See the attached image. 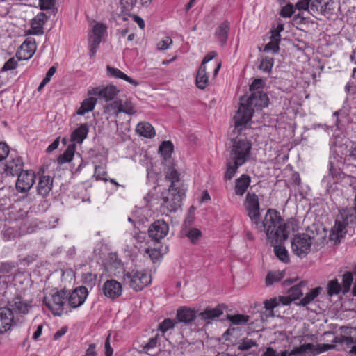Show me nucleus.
<instances>
[{
  "mask_svg": "<svg viewBox=\"0 0 356 356\" xmlns=\"http://www.w3.org/2000/svg\"><path fill=\"white\" fill-rule=\"evenodd\" d=\"M261 79H254L250 86L252 94L248 98L243 97L240 99V106L233 118L234 129L240 132L246 127L256 110L268 106V97L261 89L263 88Z\"/></svg>",
  "mask_w": 356,
  "mask_h": 356,
  "instance_id": "nucleus-1",
  "label": "nucleus"
},
{
  "mask_svg": "<svg viewBox=\"0 0 356 356\" xmlns=\"http://www.w3.org/2000/svg\"><path fill=\"white\" fill-rule=\"evenodd\" d=\"M255 228L259 232H264L271 243H282L286 241L290 234V222H284L280 213L275 209H269L261 222L260 220Z\"/></svg>",
  "mask_w": 356,
  "mask_h": 356,
  "instance_id": "nucleus-2",
  "label": "nucleus"
},
{
  "mask_svg": "<svg viewBox=\"0 0 356 356\" xmlns=\"http://www.w3.org/2000/svg\"><path fill=\"white\" fill-rule=\"evenodd\" d=\"M251 149V143L246 139L236 138L233 140L227 159L224 177L226 180H231L238 168L250 159Z\"/></svg>",
  "mask_w": 356,
  "mask_h": 356,
  "instance_id": "nucleus-3",
  "label": "nucleus"
},
{
  "mask_svg": "<svg viewBox=\"0 0 356 356\" xmlns=\"http://www.w3.org/2000/svg\"><path fill=\"white\" fill-rule=\"evenodd\" d=\"M165 179L170 181V185L168 191L163 193L161 207L163 210L175 212L181 207L186 188L176 170L172 169L168 172Z\"/></svg>",
  "mask_w": 356,
  "mask_h": 356,
  "instance_id": "nucleus-4",
  "label": "nucleus"
},
{
  "mask_svg": "<svg viewBox=\"0 0 356 356\" xmlns=\"http://www.w3.org/2000/svg\"><path fill=\"white\" fill-rule=\"evenodd\" d=\"M123 282L133 290L138 291L151 283V276L145 270H132L124 273Z\"/></svg>",
  "mask_w": 356,
  "mask_h": 356,
  "instance_id": "nucleus-5",
  "label": "nucleus"
},
{
  "mask_svg": "<svg viewBox=\"0 0 356 356\" xmlns=\"http://www.w3.org/2000/svg\"><path fill=\"white\" fill-rule=\"evenodd\" d=\"M340 333L337 334L332 342L341 346L339 350H348L350 356H356V337L352 336L353 328L341 327Z\"/></svg>",
  "mask_w": 356,
  "mask_h": 356,
  "instance_id": "nucleus-6",
  "label": "nucleus"
},
{
  "mask_svg": "<svg viewBox=\"0 0 356 356\" xmlns=\"http://www.w3.org/2000/svg\"><path fill=\"white\" fill-rule=\"evenodd\" d=\"M306 282H301L298 284L292 286L289 290L288 296H279L278 298H273L270 300H266L264 302V308L266 310H273L277 307L280 304L283 305H289L292 300L298 299L300 296H302L301 287L305 286Z\"/></svg>",
  "mask_w": 356,
  "mask_h": 356,
  "instance_id": "nucleus-7",
  "label": "nucleus"
},
{
  "mask_svg": "<svg viewBox=\"0 0 356 356\" xmlns=\"http://www.w3.org/2000/svg\"><path fill=\"white\" fill-rule=\"evenodd\" d=\"M313 238L307 234H298L291 239L292 252L298 257L302 258L311 250Z\"/></svg>",
  "mask_w": 356,
  "mask_h": 356,
  "instance_id": "nucleus-8",
  "label": "nucleus"
},
{
  "mask_svg": "<svg viewBox=\"0 0 356 356\" xmlns=\"http://www.w3.org/2000/svg\"><path fill=\"white\" fill-rule=\"evenodd\" d=\"M244 207L252 222L254 225H257L260 220V206L258 196L254 193H248L246 195Z\"/></svg>",
  "mask_w": 356,
  "mask_h": 356,
  "instance_id": "nucleus-9",
  "label": "nucleus"
},
{
  "mask_svg": "<svg viewBox=\"0 0 356 356\" xmlns=\"http://www.w3.org/2000/svg\"><path fill=\"white\" fill-rule=\"evenodd\" d=\"M337 346L338 347L337 350L341 348V346L337 343H335V345L322 344L321 346H319V349L317 350L314 344L306 343L300 346V347L295 348L289 353L288 356H305V354L308 353H312L313 355H315L320 353L333 349Z\"/></svg>",
  "mask_w": 356,
  "mask_h": 356,
  "instance_id": "nucleus-10",
  "label": "nucleus"
},
{
  "mask_svg": "<svg viewBox=\"0 0 356 356\" xmlns=\"http://www.w3.org/2000/svg\"><path fill=\"white\" fill-rule=\"evenodd\" d=\"M69 292L65 290L58 291L50 297L44 298V303L51 311L64 309V305L67 303Z\"/></svg>",
  "mask_w": 356,
  "mask_h": 356,
  "instance_id": "nucleus-11",
  "label": "nucleus"
},
{
  "mask_svg": "<svg viewBox=\"0 0 356 356\" xmlns=\"http://www.w3.org/2000/svg\"><path fill=\"white\" fill-rule=\"evenodd\" d=\"M35 174L33 170H24L17 176L16 189L18 192L26 193L29 191L35 183Z\"/></svg>",
  "mask_w": 356,
  "mask_h": 356,
  "instance_id": "nucleus-12",
  "label": "nucleus"
},
{
  "mask_svg": "<svg viewBox=\"0 0 356 356\" xmlns=\"http://www.w3.org/2000/svg\"><path fill=\"white\" fill-rule=\"evenodd\" d=\"M36 51V44L34 38H28L19 47L16 52V57L19 60L30 59Z\"/></svg>",
  "mask_w": 356,
  "mask_h": 356,
  "instance_id": "nucleus-13",
  "label": "nucleus"
},
{
  "mask_svg": "<svg viewBox=\"0 0 356 356\" xmlns=\"http://www.w3.org/2000/svg\"><path fill=\"white\" fill-rule=\"evenodd\" d=\"M118 90L116 87L112 85L107 86H99L92 88L88 91L89 96H98L100 99H103L108 102L112 100L118 94Z\"/></svg>",
  "mask_w": 356,
  "mask_h": 356,
  "instance_id": "nucleus-14",
  "label": "nucleus"
},
{
  "mask_svg": "<svg viewBox=\"0 0 356 356\" xmlns=\"http://www.w3.org/2000/svg\"><path fill=\"white\" fill-rule=\"evenodd\" d=\"M168 232V225L163 220H159L153 222L148 229V234L154 241L163 238Z\"/></svg>",
  "mask_w": 356,
  "mask_h": 356,
  "instance_id": "nucleus-15",
  "label": "nucleus"
},
{
  "mask_svg": "<svg viewBox=\"0 0 356 356\" xmlns=\"http://www.w3.org/2000/svg\"><path fill=\"white\" fill-rule=\"evenodd\" d=\"M88 291L86 286L76 288L71 293H69L67 300V305L72 308H76L81 305L86 299Z\"/></svg>",
  "mask_w": 356,
  "mask_h": 356,
  "instance_id": "nucleus-16",
  "label": "nucleus"
},
{
  "mask_svg": "<svg viewBox=\"0 0 356 356\" xmlns=\"http://www.w3.org/2000/svg\"><path fill=\"white\" fill-rule=\"evenodd\" d=\"M33 307L32 301L24 300L22 296H17L8 301L6 306L8 312H28Z\"/></svg>",
  "mask_w": 356,
  "mask_h": 356,
  "instance_id": "nucleus-17",
  "label": "nucleus"
},
{
  "mask_svg": "<svg viewBox=\"0 0 356 356\" xmlns=\"http://www.w3.org/2000/svg\"><path fill=\"white\" fill-rule=\"evenodd\" d=\"M224 310L232 311V308H229L228 305L224 303L218 304L215 307H211L210 306L207 305V302H202V303L200 304V305L196 307H179L177 309V312H223Z\"/></svg>",
  "mask_w": 356,
  "mask_h": 356,
  "instance_id": "nucleus-18",
  "label": "nucleus"
},
{
  "mask_svg": "<svg viewBox=\"0 0 356 356\" xmlns=\"http://www.w3.org/2000/svg\"><path fill=\"white\" fill-rule=\"evenodd\" d=\"M345 213H341V217L343 218ZM348 217L346 214V219L343 221H341L339 219H337L334 226L332 228L330 234V240L334 241V243H339L341 238L343 237L346 229V226L348 224Z\"/></svg>",
  "mask_w": 356,
  "mask_h": 356,
  "instance_id": "nucleus-19",
  "label": "nucleus"
},
{
  "mask_svg": "<svg viewBox=\"0 0 356 356\" xmlns=\"http://www.w3.org/2000/svg\"><path fill=\"white\" fill-rule=\"evenodd\" d=\"M110 106L116 109L114 112L116 117H118L120 113H124L130 115H134L136 113L134 104L128 99L124 101L122 99L115 100L111 104Z\"/></svg>",
  "mask_w": 356,
  "mask_h": 356,
  "instance_id": "nucleus-20",
  "label": "nucleus"
},
{
  "mask_svg": "<svg viewBox=\"0 0 356 356\" xmlns=\"http://www.w3.org/2000/svg\"><path fill=\"white\" fill-rule=\"evenodd\" d=\"M122 285L115 280H107L103 286V291L106 296L114 299L122 293Z\"/></svg>",
  "mask_w": 356,
  "mask_h": 356,
  "instance_id": "nucleus-21",
  "label": "nucleus"
},
{
  "mask_svg": "<svg viewBox=\"0 0 356 356\" xmlns=\"http://www.w3.org/2000/svg\"><path fill=\"white\" fill-rule=\"evenodd\" d=\"M24 163L21 157H16L7 161L5 165V171L7 175L11 176L17 175L24 172Z\"/></svg>",
  "mask_w": 356,
  "mask_h": 356,
  "instance_id": "nucleus-22",
  "label": "nucleus"
},
{
  "mask_svg": "<svg viewBox=\"0 0 356 356\" xmlns=\"http://www.w3.org/2000/svg\"><path fill=\"white\" fill-rule=\"evenodd\" d=\"M229 26V22L225 20L218 25L215 31V38L222 46H224L227 42Z\"/></svg>",
  "mask_w": 356,
  "mask_h": 356,
  "instance_id": "nucleus-23",
  "label": "nucleus"
},
{
  "mask_svg": "<svg viewBox=\"0 0 356 356\" xmlns=\"http://www.w3.org/2000/svg\"><path fill=\"white\" fill-rule=\"evenodd\" d=\"M53 179L50 176H42L40 178L37 191L38 193L42 197H46L51 191Z\"/></svg>",
  "mask_w": 356,
  "mask_h": 356,
  "instance_id": "nucleus-24",
  "label": "nucleus"
},
{
  "mask_svg": "<svg viewBox=\"0 0 356 356\" xmlns=\"http://www.w3.org/2000/svg\"><path fill=\"white\" fill-rule=\"evenodd\" d=\"M250 184V177L248 175H242L239 178L236 179L234 191L236 195H243Z\"/></svg>",
  "mask_w": 356,
  "mask_h": 356,
  "instance_id": "nucleus-25",
  "label": "nucleus"
},
{
  "mask_svg": "<svg viewBox=\"0 0 356 356\" xmlns=\"http://www.w3.org/2000/svg\"><path fill=\"white\" fill-rule=\"evenodd\" d=\"M89 127L87 124H81L71 134V140L77 143H82L87 137Z\"/></svg>",
  "mask_w": 356,
  "mask_h": 356,
  "instance_id": "nucleus-26",
  "label": "nucleus"
},
{
  "mask_svg": "<svg viewBox=\"0 0 356 356\" xmlns=\"http://www.w3.org/2000/svg\"><path fill=\"white\" fill-rule=\"evenodd\" d=\"M138 134L145 138H152L155 136V131L152 124L146 122L138 123L136 128Z\"/></svg>",
  "mask_w": 356,
  "mask_h": 356,
  "instance_id": "nucleus-27",
  "label": "nucleus"
},
{
  "mask_svg": "<svg viewBox=\"0 0 356 356\" xmlns=\"http://www.w3.org/2000/svg\"><path fill=\"white\" fill-rule=\"evenodd\" d=\"M338 175L340 176V174H339L337 169L334 168L332 163H330L329 174L327 176H325L322 180V184L325 185L327 191L331 188L332 184H334L337 181Z\"/></svg>",
  "mask_w": 356,
  "mask_h": 356,
  "instance_id": "nucleus-28",
  "label": "nucleus"
},
{
  "mask_svg": "<svg viewBox=\"0 0 356 356\" xmlns=\"http://www.w3.org/2000/svg\"><path fill=\"white\" fill-rule=\"evenodd\" d=\"M106 70H107L108 75L111 76H113V77L118 78V79H122L135 86H137L139 84L137 81L133 79L130 76H128L123 72H122L121 70H120L118 68H114V67H112L108 65L106 67Z\"/></svg>",
  "mask_w": 356,
  "mask_h": 356,
  "instance_id": "nucleus-29",
  "label": "nucleus"
},
{
  "mask_svg": "<svg viewBox=\"0 0 356 356\" xmlns=\"http://www.w3.org/2000/svg\"><path fill=\"white\" fill-rule=\"evenodd\" d=\"M270 39V41L265 45L264 51H272L273 53H278L280 51L279 43L280 41V34H279V31H273Z\"/></svg>",
  "mask_w": 356,
  "mask_h": 356,
  "instance_id": "nucleus-30",
  "label": "nucleus"
},
{
  "mask_svg": "<svg viewBox=\"0 0 356 356\" xmlns=\"http://www.w3.org/2000/svg\"><path fill=\"white\" fill-rule=\"evenodd\" d=\"M14 313H0V333L10 329L14 318Z\"/></svg>",
  "mask_w": 356,
  "mask_h": 356,
  "instance_id": "nucleus-31",
  "label": "nucleus"
},
{
  "mask_svg": "<svg viewBox=\"0 0 356 356\" xmlns=\"http://www.w3.org/2000/svg\"><path fill=\"white\" fill-rule=\"evenodd\" d=\"M97 98L93 97H90L89 98L84 99L81 103L80 108L77 110L76 114L83 115L89 111H92L97 104Z\"/></svg>",
  "mask_w": 356,
  "mask_h": 356,
  "instance_id": "nucleus-32",
  "label": "nucleus"
},
{
  "mask_svg": "<svg viewBox=\"0 0 356 356\" xmlns=\"http://www.w3.org/2000/svg\"><path fill=\"white\" fill-rule=\"evenodd\" d=\"M196 86L200 89H204L208 86V76L205 65L200 66L196 76Z\"/></svg>",
  "mask_w": 356,
  "mask_h": 356,
  "instance_id": "nucleus-33",
  "label": "nucleus"
},
{
  "mask_svg": "<svg viewBox=\"0 0 356 356\" xmlns=\"http://www.w3.org/2000/svg\"><path fill=\"white\" fill-rule=\"evenodd\" d=\"M327 296L332 297L337 296L343 292L341 284L339 282L337 279H333L327 282L326 287Z\"/></svg>",
  "mask_w": 356,
  "mask_h": 356,
  "instance_id": "nucleus-34",
  "label": "nucleus"
},
{
  "mask_svg": "<svg viewBox=\"0 0 356 356\" xmlns=\"http://www.w3.org/2000/svg\"><path fill=\"white\" fill-rule=\"evenodd\" d=\"M323 288L321 286L316 287L312 289L300 301L298 305L306 306L312 302L322 291Z\"/></svg>",
  "mask_w": 356,
  "mask_h": 356,
  "instance_id": "nucleus-35",
  "label": "nucleus"
},
{
  "mask_svg": "<svg viewBox=\"0 0 356 356\" xmlns=\"http://www.w3.org/2000/svg\"><path fill=\"white\" fill-rule=\"evenodd\" d=\"M75 148H76V145L75 144L70 145L67 147V149L64 152V153L60 154L58 157L57 161H58V164L62 165L63 163H65L71 161L72 160V158H73L74 154Z\"/></svg>",
  "mask_w": 356,
  "mask_h": 356,
  "instance_id": "nucleus-36",
  "label": "nucleus"
},
{
  "mask_svg": "<svg viewBox=\"0 0 356 356\" xmlns=\"http://www.w3.org/2000/svg\"><path fill=\"white\" fill-rule=\"evenodd\" d=\"M227 318L232 325H245L249 321L250 317L247 315H243L238 313L233 315L227 314Z\"/></svg>",
  "mask_w": 356,
  "mask_h": 356,
  "instance_id": "nucleus-37",
  "label": "nucleus"
},
{
  "mask_svg": "<svg viewBox=\"0 0 356 356\" xmlns=\"http://www.w3.org/2000/svg\"><path fill=\"white\" fill-rule=\"evenodd\" d=\"M274 245V252L276 257L282 262H289V257L288 251L282 245H277V243H273Z\"/></svg>",
  "mask_w": 356,
  "mask_h": 356,
  "instance_id": "nucleus-38",
  "label": "nucleus"
},
{
  "mask_svg": "<svg viewBox=\"0 0 356 356\" xmlns=\"http://www.w3.org/2000/svg\"><path fill=\"white\" fill-rule=\"evenodd\" d=\"M173 151V145L170 141H164L159 147V152L165 160L168 159Z\"/></svg>",
  "mask_w": 356,
  "mask_h": 356,
  "instance_id": "nucleus-39",
  "label": "nucleus"
},
{
  "mask_svg": "<svg viewBox=\"0 0 356 356\" xmlns=\"http://www.w3.org/2000/svg\"><path fill=\"white\" fill-rule=\"evenodd\" d=\"M353 277L351 272H346L343 275L342 277V284L341 288L343 289V293L346 294L348 293L353 284Z\"/></svg>",
  "mask_w": 356,
  "mask_h": 356,
  "instance_id": "nucleus-40",
  "label": "nucleus"
},
{
  "mask_svg": "<svg viewBox=\"0 0 356 356\" xmlns=\"http://www.w3.org/2000/svg\"><path fill=\"white\" fill-rule=\"evenodd\" d=\"M195 313H177L176 322L190 325L195 319Z\"/></svg>",
  "mask_w": 356,
  "mask_h": 356,
  "instance_id": "nucleus-41",
  "label": "nucleus"
},
{
  "mask_svg": "<svg viewBox=\"0 0 356 356\" xmlns=\"http://www.w3.org/2000/svg\"><path fill=\"white\" fill-rule=\"evenodd\" d=\"M284 277L283 272L275 271L270 272L266 277V285H271L273 282H279Z\"/></svg>",
  "mask_w": 356,
  "mask_h": 356,
  "instance_id": "nucleus-42",
  "label": "nucleus"
},
{
  "mask_svg": "<svg viewBox=\"0 0 356 356\" xmlns=\"http://www.w3.org/2000/svg\"><path fill=\"white\" fill-rule=\"evenodd\" d=\"M102 41V39L99 36H90L89 37V44H90V56L93 57L97 49Z\"/></svg>",
  "mask_w": 356,
  "mask_h": 356,
  "instance_id": "nucleus-43",
  "label": "nucleus"
},
{
  "mask_svg": "<svg viewBox=\"0 0 356 356\" xmlns=\"http://www.w3.org/2000/svg\"><path fill=\"white\" fill-rule=\"evenodd\" d=\"M325 0H312L310 1V9L309 13L313 16H316L318 14H321V10L323 6L322 4Z\"/></svg>",
  "mask_w": 356,
  "mask_h": 356,
  "instance_id": "nucleus-44",
  "label": "nucleus"
},
{
  "mask_svg": "<svg viewBox=\"0 0 356 356\" xmlns=\"http://www.w3.org/2000/svg\"><path fill=\"white\" fill-rule=\"evenodd\" d=\"M106 32V26L102 23L96 24L92 29L90 36H99L101 39Z\"/></svg>",
  "mask_w": 356,
  "mask_h": 356,
  "instance_id": "nucleus-45",
  "label": "nucleus"
},
{
  "mask_svg": "<svg viewBox=\"0 0 356 356\" xmlns=\"http://www.w3.org/2000/svg\"><path fill=\"white\" fill-rule=\"evenodd\" d=\"M273 65V58L266 57L261 60L259 68L265 72H269L271 70Z\"/></svg>",
  "mask_w": 356,
  "mask_h": 356,
  "instance_id": "nucleus-46",
  "label": "nucleus"
},
{
  "mask_svg": "<svg viewBox=\"0 0 356 356\" xmlns=\"http://www.w3.org/2000/svg\"><path fill=\"white\" fill-rule=\"evenodd\" d=\"M175 323V321L170 318H166L163 322L159 324V330L161 331L163 333H164L169 330L170 329L173 328Z\"/></svg>",
  "mask_w": 356,
  "mask_h": 356,
  "instance_id": "nucleus-47",
  "label": "nucleus"
},
{
  "mask_svg": "<svg viewBox=\"0 0 356 356\" xmlns=\"http://www.w3.org/2000/svg\"><path fill=\"white\" fill-rule=\"evenodd\" d=\"M333 4L334 2L331 0H325L322 4L323 8L321 10V15H327L331 14Z\"/></svg>",
  "mask_w": 356,
  "mask_h": 356,
  "instance_id": "nucleus-48",
  "label": "nucleus"
},
{
  "mask_svg": "<svg viewBox=\"0 0 356 356\" xmlns=\"http://www.w3.org/2000/svg\"><path fill=\"white\" fill-rule=\"evenodd\" d=\"M256 342L252 339H244L238 343V349L241 350H248L253 346H256Z\"/></svg>",
  "mask_w": 356,
  "mask_h": 356,
  "instance_id": "nucleus-49",
  "label": "nucleus"
},
{
  "mask_svg": "<svg viewBox=\"0 0 356 356\" xmlns=\"http://www.w3.org/2000/svg\"><path fill=\"white\" fill-rule=\"evenodd\" d=\"M158 334L149 339V341L144 346L143 349L148 353L151 349L154 348L158 345Z\"/></svg>",
  "mask_w": 356,
  "mask_h": 356,
  "instance_id": "nucleus-50",
  "label": "nucleus"
},
{
  "mask_svg": "<svg viewBox=\"0 0 356 356\" xmlns=\"http://www.w3.org/2000/svg\"><path fill=\"white\" fill-rule=\"evenodd\" d=\"M172 44V40L170 37H165L157 44L159 50H165Z\"/></svg>",
  "mask_w": 356,
  "mask_h": 356,
  "instance_id": "nucleus-51",
  "label": "nucleus"
},
{
  "mask_svg": "<svg viewBox=\"0 0 356 356\" xmlns=\"http://www.w3.org/2000/svg\"><path fill=\"white\" fill-rule=\"evenodd\" d=\"M311 1L312 0H300L296 3V8H297L300 11L308 10L309 12Z\"/></svg>",
  "mask_w": 356,
  "mask_h": 356,
  "instance_id": "nucleus-52",
  "label": "nucleus"
},
{
  "mask_svg": "<svg viewBox=\"0 0 356 356\" xmlns=\"http://www.w3.org/2000/svg\"><path fill=\"white\" fill-rule=\"evenodd\" d=\"M83 282L88 286L92 287L96 283V275L90 273L85 274L83 277Z\"/></svg>",
  "mask_w": 356,
  "mask_h": 356,
  "instance_id": "nucleus-53",
  "label": "nucleus"
},
{
  "mask_svg": "<svg viewBox=\"0 0 356 356\" xmlns=\"http://www.w3.org/2000/svg\"><path fill=\"white\" fill-rule=\"evenodd\" d=\"M145 253H147L149 255V258L152 261L158 260L161 256V252L155 248H147L145 249Z\"/></svg>",
  "mask_w": 356,
  "mask_h": 356,
  "instance_id": "nucleus-54",
  "label": "nucleus"
},
{
  "mask_svg": "<svg viewBox=\"0 0 356 356\" xmlns=\"http://www.w3.org/2000/svg\"><path fill=\"white\" fill-rule=\"evenodd\" d=\"M17 65V62L15 59V58H10L7 62L3 65L1 71H8L12 70L16 68Z\"/></svg>",
  "mask_w": 356,
  "mask_h": 356,
  "instance_id": "nucleus-55",
  "label": "nucleus"
},
{
  "mask_svg": "<svg viewBox=\"0 0 356 356\" xmlns=\"http://www.w3.org/2000/svg\"><path fill=\"white\" fill-rule=\"evenodd\" d=\"M261 356H287V352H277L272 348H268Z\"/></svg>",
  "mask_w": 356,
  "mask_h": 356,
  "instance_id": "nucleus-56",
  "label": "nucleus"
},
{
  "mask_svg": "<svg viewBox=\"0 0 356 356\" xmlns=\"http://www.w3.org/2000/svg\"><path fill=\"white\" fill-rule=\"evenodd\" d=\"M293 13L294 10L293 5L291 3H288L282 8L280 15L284 17H289Z\"/></svg>",
  "mask_w": 356,
  "mask_h": 356,
  "instance_id": "nucleus-57",
  "label": "nucleus"
},
{
  "mask_svg": "<svg viewBox=\"0 0 356 356\" xmlns=\"http://www.w3.org/2000/svg\"><path fill=\"white\" fill-rule=\"evenodd\" d=\"M187 236L192 242H195L201 236V232L197 229H192L187 233Z\"/></svg>",
  "mask_w": 356,
  "mask_h": 356,
  "instance_id": "nucleus-58",
  "label": "nucleus"
},
{
  "mask_svg": "<svg viewBox=\"0 0 356 356\" xmlns=\"http://www.w3.org/2000/svg\"><path fill=\"white\" fill-rule=\"evenodd\" d=\"M32 33L35 35H41L43 33V25L40 23H35V21L32 20L31 22Z\"/></svg>",
  "mask_w": 356,
  "mask_h": 356,
  "instance_id": "nucleus-59",
  "label": "nucleus"
},
{
  "mask_svg": "<svg viewBox=\"0 0 356 356\" xmlns=\"http://www.w3.org/2000/svg\"><path fill=\"white\" fill-rule=\"evenodd\" d=\"M56 0H40L41 10H48L54 7Z\"/></svg>",
  "mask_w": 356,
  "mask_h": 356,
  "instance_id": "nucleus-60",
  "label": "nucleus"
},
{
  "mask_svg": "<svg viewBox=\"0 0 356 356\" xmlns=\"http://www.w3.org/2000/svg\"><path fill=\"white\" fill-rule=\"evenodd\" d=\"M136 0H120L122 7L124 10H130L135 5Z\"/></svg>",
  "mask_w": 356,
  "mask_h": 356,
  "instance_id": "nucleus-61",
  "label": "nucleus"
},
{
  "mask_svg": "<svg viewBox=\"0 0 356 356\" xmlns=\"http://www.w3.org/2000/svg\"><path fill=\"white\" fill-rule=\"evenodd\" d=\"M9 148L4 143H0V161L7 157Z\"/></svg>",
  "mask_w": 356,
  "mask_h": 356,
  "instance_id": "nucleus-62",
  "label": "nucleus"
},
{
  "mask_svg": "<svg viewBox=\"0 0 356 356\" xmlns=\"http://www.w3.org/2000/svg\"><path fill=\"white\" fill-rule=\"evenodd\" d=\"M47 19L48 17L44 13H40L32 20L35 21V23H40L43 25Z\"/></svg>",
  "mask_w": 356,
  "mask_h": 356,
  "instance_id": "nucleus-63",
  "label": "nucleus"
},
{
  "mask_svg": "<svg viewBox=\"0 0 356 356\" xmlns=\"http://www.w3.org/2000/svg\"><path fill=\"white\" fill-rule=\"evenodd\" d=\"M3 235L4 239L8 241L15 237V232L13 228H8L3 231Z\"/></svg>",
  "mask_w": 356,
  "mask_h": 356,
  "instance_id": "nucleus-64",
  "label": "nucleus"
}]
</instances>
